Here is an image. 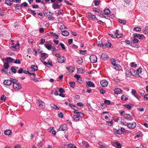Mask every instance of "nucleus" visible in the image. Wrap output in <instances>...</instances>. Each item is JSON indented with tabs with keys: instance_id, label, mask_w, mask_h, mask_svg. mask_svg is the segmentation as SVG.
I'll return each instance as SVG.
<instances>
[{
	"instance_id": "obj_10",
	"label": "nucleus",
	"mask_w": 148,
	"mask_h": 148,
	"mask_svg": "<svg viewBox=\"0 0 148 148\" xmlns=\"http://www.w3.org/2000/svg\"><path fill=\"white\" fill-rule=\"evenodd\" d=\"M101 58L104 60H106L108 58V54L105 53H102L101 56Z\"/></svg>"
},
{
	"instance_id": "obj_54",
	"label": "nucleus",
	"mask_w": 148,
	"mask_h": 148,
	"mask_svg": "<svg viewBox=\"0 0 148 148\" xmlns=\"http://www.w3.org/2000/svg\"><path fill=\"white\" fill-rule=\"evenodd\" d=\"M83 145H84L86 146V147H89V145L87 143V142L84 141L83 143Z\"/></svg>"
},
{
	"instance_id": "obj_56",
	"label": "nucleus",
	"mask_w": 148,
	"mask_h": 148,
	"mask_svg": "<svg viewBox=\"0 0 148 148\" xmlns=\"http://www.w3.org/2000/svg\"><path fill=\"white\" fill-rule=\"evenodd\" d=\"M4 68L6 69H7L9 67V64L7 62H5L4 64Z\"/></svg>"
},
{
	"instance_id": "obj_23",
	"label": "nucleus",
	"mask_w": 148,
	"mask_h": 148,
	"mask_svg": "<svg viewBox=\"0 0 148 148\" xmlns=\"http://www.w3.org/2000/svg\"><path fill=\"white\" fill-rule=\"evenodd\" d=\"M119 32V30L118 29H116L115 32V34L116 35L115 36L117 38H120L122 36V34H119L118 33Z\"/></svg>"
},
{
	"instance_id": "obj_57",
	"label": "nucleus",
	"mask_w": 148,
	"mask_h": 148,
	"mask_svg": "<svg viewBox=\"0 0 148 148\" xmlns=\"http://www.w3.org/2000/svg\"><path fill=\"white\" fill-rule=\"evenodd\" d=\"M138 38L140 39H142L144 38V36L143 34H138Z\"/></svg>"
},
{
	"instance_id": "obj_34",
	"label": "nucleus",
	"mask_w": 148,
	"mask_h": 148,
	"mask_svg": "<svg viewBox=\"0 0 148 148\" xmlns=\"http://www.w3.org/2000/svg\"><path fill=\"white\" fill-rule=\"evenodd\" d=\"M76 62L78 64H80L83 62L82 59L81 58H79L77 59Z\"/></svg>"
},
{
	"instance_id": "obj_27",
	"label": "nucleus",
	"mask_w": 148,
	"mask_h": 148,
	"mask_svg": "<svg viewBox=\"0 0 148 148\" xmlns=\"http://www.w3.org/2000/svg\"><path fill=\"white\" fill-rule=\"evenodd\" d=\"M51 107L56 110H59V108L54 103H52L50 104Z\"/></svg>"
},
{
	"instance_id": "obj_51",
	"label": "nucleus",
	"mask_w": 148,
	"mask_h": 148,
	"mask_svg": "<svg viewBox=\"0 0 148 148\" xmlns=\"http://www.w3.org/2000/svg\"><path fill=\"white\" fill-rule=\"evenodd\" d=\"M27 5L28 4L26 2H24L21 4V6L24 7H27Z\"/></svg>"
},
{
	"instance_id": "obj_33",
	"label": "nucleus",
	"mask_w": 148,
	"mask_h": 148,
	"mask_svg": "<svg viewBox=\"0 0 148 148\" xmlns=\"http://www.w3.org/2000/svg\"><path fill=\"white\" fill-rule=\"evenodd\" d=\"M122 100L124 101H127L128 99L127 97L125 95H123L121 97Z\"/></svg>"
},
{
	"instance_id": "obj_3",
	"label": "nucleus",
	"mask_w": 148,
	"mask_h": 148,
	"mask_svg": "<svg viewBox=\"0 0 148 148\" xmlns=\"http://www.w3.org/2000/svg\"><path fill=\"white\" fill-rule=\"evenodd\" d=\"M90 59L91 62L93 63L96 62L97 61L96 56L94 55H91L90 56Z\"/></svg>"
},
{
	"instance_id": "obj_37",
	"label": "nucleus",
	"mask_w": 148,
	"mask_h": 148,
	"mask_svg": "<svg viewBox=\"0 0 148 148\" xmlns=\"http://www.w3.org/2000/svg\"><path fill=\"white\" fill-rule=\"evenodd\" d=\"M69 84H70V86L71 87L73 88H74V87L75 86V83L74 82H69Z\"/></svg>"
},
{
	"instance_id": "obj_25",
	"label": "nucleus",
	"mask_w": 148,
	"mask_h": 148,
	"mask_svg": "<svg viewBox=\"0 0 148 148\" xmlns=\"http://www.w3.org/2000/svg\"><path fill=\"white\" fill-rule=\"evenodd\" d=\"M62 35L64 36H67L69 34V32L66 30H64L62 32Z\"/></svg>"
},
{
	"instance_id": "obj_64",
	"label": "nucleus",
	"mask_w": 148,
	"mask_h": 148,
	"mask_svg": "<svg viewBox=\"0 0 148 148\" xmlns=\"http://www.w3.org/2000/svg\"><path fill=\"white\" fill-rule=\"evenodd\" d=\"M77 70L79 73H82L83 72V69L82 68H78Z\"/></svg>"
},
{
	"instance_id": "obj_40",
	"label": "nucleus",
	"mask_w": 148,
	"mask_h": 148,
	"mask_svg": "<svg viewBox=\"0 0 148 148\" xmlns=\"http://www.w3.org/2000/svg\"><path fill=\"white\" fill-rule=\"evenodd\" d=\"M110 60L112 62V64L114 66H115V65L116 64V60L113 58H112L110 59Z\"/></svg>"
},
{
	"instance_id": "obj_46",
	"label": "nucleus",
	"mask_w": 148,
	"mask_h": 148,
	"mask_svg": "<svg viewBox=\"0 0 148 148\" xmlns=\"http://www.w3.org/2000/svg\"><path fill=\"white\" fill-rule=\"evenodd\" d=\"M131 93L134 97L137 95L136 90L134 89L132 90Z\"/></svg>"
},
{
	"instance_id": "obj_7",
	"label": "nucleus",
	"mask_w": 148,
	"mask_h": 148,
	"mask_svg": "<svg viewBox=\"0 0 148 148\" xmlns=\"http://www.w3.org/2000/svg\"><path fill=\"white\" fill-rule=\"evenodd\" d=\"M101 85L103 87H105L107 86L108 82L105 80H101L100 82Z\"/></svg>"
},
{
	"instance_id": "obj_47",
	"label": "nucleus",
	"mask_w": 148,
	"mask_h": 148,
	"mask_svg": "<svg viewBox=\"0 0 148 148\" xmlns=\"http://www.w3.org/2000/svg\"><path fill=\"white\" fill-rule=\"evenodd\" d=\"M123 106L125 108H127L128 110H130L131 108V106L129 104H124Z\"/></svg>"
},
{
	"instance_id": "obj_20",
	"label": "nucleus",
	"mask_w": 148,
	"mask_h": 148,
	"mask_svg": "<svg viewBox=\"0 0 148 148\" xmlns=\"http://www.w3.org/2000/svg\"><path fill=\"white\" fill-rule=\"evenodd\" d=\"M124 117L125 118L128 119V120H131V118L132 116L131 115L129 114H125L124 115Z\"/></svg>"
},
{
	"instance_id": "obj_17",
	"label": "nucleus",
	"mask_w": 148,
	"mask_h": 148,
	"mask_svg": "<svg viewBox=\"0 0 148 148\" xmlns=\"http://www.w3.org/2000/svg\"><path fill=\"white\" fill-rule=\"evenodd\" d=\"M60 5H58L56 3H53L52 5V7L55 10L56 9H58L60 8Z\"/></svg>"
},
{
	"instance_id": "obj_9",
	"label": "nucleus",
	"mask_w": 148,
	"mask_h": 148,
	"mask_svg": "<svg viewBox=\"0 0 148 148\" xmlns=\"http://www.w3.org/2000/svg\"><path fill=\"white\" fill-rule=\"evenodd\" d=\"M86 84L87 86H88L87 87H95V85L94 83L91 81H88L87 82Z\"/></svg>"
},
{
	"instance_id": "obj_41",
	"label": "nucleus",
	"mask_w": 148,
	"mask_h": 148,
	"mask_svg": "<svg viewBox=\"0 0 148 148\" xmlns=\"http://www.w3.org/2000/svg\"><path fill=\"white\" fill-rule=\"evenodd\" d=\"M79 53L80 54L84 55L86 53V50H80L79 51Z\"/></svg>"
},
{
	"instance_id": "obj_49",
	"label": "nucleus",
	"mask_w": 148,
	"mask_h": 148,
	"mask_svg": "<svg viewBox=\"0 0 148 148\" xmlns=\"http://www.w3.org/2000/svg\"><path fill=\"white\" fill-rule=\"evenodd\" d=\"M87 105L89 110L90 111H92V109L90 106V104L89 103H87Z\"/></svg>"
},
{
	"instance_id": "obj_45",
	"label": "nucleus",
	"mask_w": 148,
	"mask_h": 148,
	"mask_svg": "<svg viewBox=\"0 0 148 148\" xmlns=\"http://www.w3.org/2000/svg\"><path fill=\"white\" fill-rule=\"evenodd\" d=\"M14 60V59L10 57H7L6 58L7 61L10 62H12Z\"/></svg>"
},
{
	"instance_id": "obj_48",
	"label": "nucleus",
	"mask_w": 148,
	"mask_h": 148,
	"mask_svg": "<svg viewBox=\"0 0 148 148\" xmlns=\"http://www.w3.org/2000/svg\"><path fill=\"white\" fill-rule=\"evenodd\" d=\"M133 30L136 32H140L141 31V29L139 27H136L134 28Z\"/></svg>"
},
{
	"instance_id": "obj_31",
	"label": "nucleus",
	"mask_w": 148,
	"mask_h": 148,
	"mask_svg": "<svg viewBox=\"0 0 148 148\" xmlns=\"http://www.w3.org/2000/svg\"><path fill=\"white\" fill-rule=\"evenodd\" d=\"M88 16L90 17L93 19L94 20H98V19L94 15L92 14L91 13H88Z\"/></svg>"
},
{
	"instance_id": "obj_44",
	"label": "nucleus",
	"mask_w": 148,
	"mask_h": 148,
	"mask_svg": "<svg viewBox=\"0 0 148 148\" xmlns=\"http://www.w3.org/2000/svg\"><path fill=\"white\" fill-rule=\"evenodd\" d=\"M100 14H99V16L101 17H103L105 18H107V16H105V14H103L101 12H100Z\"/></svg>"
},
{
	"instance_id": "obj_21",
	"label": "nucleus",
	"mask_w": 148,
	"mask_h": 148,
	"mask_svg": "<svg viewBox=\"0 0 148 148\" xmlns=\"http://www.w3.org/2000/svg\"><path fill=\"white\" fill-rule=\"evenodd\" d=\"M18 68V67H15L14 66H12L11 67V71L14 73H16V68Z\"/></svg>"
},
{
	"instance_id": "obj_59",
	"label": "nucleus",
	"mask_w": 148,
	"mask_h": 148,
	"mask_svg": "<svg viewBox=\"0 0 148 148\" xmlns=\"http://www.w3.org/2000/svg\"><path fill=\"white\" fill-rule=\"evenodd\" d=\"M84 141H83V140L81 139H79L78 141V142L79 144L81 145H83V143Z\"/></svg>"
},
{
	"instance_id": "obj_18",
	"label": "nucleus",
	"mask_w": 148,
	"mask_h": 148,
	"mask_svg": "<svg viewBox=\"0 0 148 148\" xmlns=\"http://www.w3.org/2000/svg\"><path fill=\"white\" fill-rule=\"evenodd\" d=\"M103 11L105 14L106 15H108L110 14V11L109 8H106Z\"/></svg>"
},
{
	"instance_id": "obj_14",
	"label": "nucleus",
	"mask_w": 148,
	"mask_h": 148,
	"mask_svg": "<svg viewBox=\"0 0 148 148\" xmlns=\"http://www.w3.org/2000/svg\"><path fill=\"white\" fill-rule=\"evenodd\" d=\"M132 71L131 70H127L126 71V75L127 77H130L132 74Z\"/></svg>"
},
{
	"instance_id": "obj_2",
	"label": "nucleus",
	"mask_w": 148,
	"mask_h": 148,
	"mask_svg": "<svg viewBox=\"0 0 148 148\" xmlns=\"http://www.w3.org/2000/svg\"><path fill=\"white\" fill-rule=\"evenodd\" d=\"M36 103L39 108H44V103L40 99L37 100L36 101Z\"/></svg>"
},
{
	"instance_id": "obj_22",
	"label": "nucleus",
	"mask_w": 148,
	"mask_h": 148,
	"mask_svg": "<svg viewBox=\"0 0 148 148\" xmlns=\"http://www.w3.org/2000/svg\"><path fill=\"white\" fill-rule=\"evenodd\" d=\"M19 45L20 44L18 42L15 45L12 46L11 48L12 49H14V50H15L18 48Z\"/></svg>"
},
{
	"instance_id": "obj_6",
	"label": "nucleus",
	"mask_w": 148,
	"mask_h": 148,
	"mask_svg": "<svg viewBox=\"0 0 148 148\" xmlns=\"http://www.w3.org/2000/svg\"><path fill=\"white\" fill-rule=\"evenodd\" d=\"M127 126L130 128L133 129L136 127V123L133 122L132 123H129L127 124Z\"/></svg>"
},
{
	"instance_id": "obj_63",
	"label": "nucleus",
	"mask_w": 148,
	"mask_h": 148,
	"mask_svg": "<svg viewBox=\"0 0 148 148\" xmlns=\"http://www.w3.org/2000/svg\"><path fill=\"white\" fill-rule=\"evenodd\" d=\"M104 103L107 105H109L110 103V100L105 99L104 100Z\"/></svg>"
},
{
	"instance_id": "obj_29",
	"label": "nucleus",
	"mask_w": 148,
	"mask_h": 148,
	"mask_svg": "<svg viewBox=\"0 0 148 148\" xmlns=\"http://www.w3.org/2000/svg\"><path fill=\"white\" fill-rule=\"evenodd\" d=\"M41 56L44 59H46L48 57V54L45 53H41Z\"/></svg>"
},
{
	"instance_id": "obj_12",
	"label": "nucleus",
	"mask_w": 148,
	"mask_h": 148,
	"mask_svg": "<svg viewBox=\"0 0 148 148\" xmlns=\"http://www.w3.org/2000/svg\"><path fill=\"white\" fill-rule=\"evenodd\" d=\"M3 84L7 86H10L12 84V81H11V80H5L4 81Z\"/></svg>"
},
{
	"instance_id": "obj_61",
	"label": "nucleus",
	"mask_w": 148,
	"mask_h": 148,
	"mask_svg": "<svg viewBox=\"0 0 148 148\" xmlns=\"http://www.w3.org/2000/svg\"><path fill=\"white\" fill-rule=\"evenodd\" d=\"M93 10L96 12H98L99 13L101 12V11L98 9L93 8Z\"/></svg>"
},
{
	"instance_id": "obj_30",
	"label": "nucleus",
	"mask_w": 148,
	"mask_h": 148,
	"mask_svg": "<svg viewBox=\"0 0 148 148\" xmlns=\"http://www.w3.org/2000/svg\"><path fill=\"white\" fill-rule=\"evenodd\" d=\"M12 2L10 0H6L5 2V3L8 5L10 6L12 4Z\"/></svg>"
},
{
	"instance_id": "obj_53",
	"label": "nucleus",
	"mask_w": 148,
	"mask_h": 148,
	"mask_svg": "<svg viewBox=\"0 0 148 148\" xmlns=\"http://www.w3.org/2000/svg\"><path fill=\"white\" fill-rule=\"evenodd\" d=\"M115 144H116V145L117 147L118 148H120L121 147V145L120 143L118 142H116L115 143Z\"/></svg>"
},
{
	"instance_id": "obj_43",
	"label": "nucleus",
	"mask_w": 148,
	"mask_h": 148,
	"mask_svg": "<svg viewBox=\"0 0 148 148\" xmlns=\"http://www.w3.org/2000/svg\"><path fill=\"white\" fill-rule=\"evenodd\" d=\"M119 22L121 24H125L126 23V21L125 20L119 19Z\"/></svg>"
},
{
	"instance_id": "obj_11",
	"label": "nucleus",
	"mask_w": 148,
	"mask_h": 148,
	"mask_svg": "<svg viewBox=\"0 0 148 148\" xmlns=\"http://www.w3.org/2000/svg\"><path fill=\"white\" fill-rule=\"evenodd\" d=\"M38 69V67L37 65H33L31 67L29 68V70H31L33 72H34L37 71Z\"/></svg>"
},
{
	"instance_id": "obj_32",
	"label": "nucleus",
	"mask_w": 148,
	"mask_h": 148,
	"mask_svg": "<svg viewBox=\"0 0 148 148\" xmlns=\"http://www.w3.org/2000/svg\"><path fill=\"white\" fill-rule=\"evenodd\" d=\"M73 109L74 110H75L73 111V112L75 114L76 113H82V112H79L78 111L77 108L75 106V107Z\"/></svg>"
},
{
	"instance_id": "obj_24",
	"label": "nucleus",
	"mask_w": 148,
	"mask_h": 148,
	"mask_svg": "<svg viewBox=\"0 0 148 148\" xmlns=\"http://www.w3.org/2000/svg\"><path fill=\"white\" fill-rule=\"evenodd\" d=\"M50 33L52 35V36L53 37L55 38L56 39H57L59 37L58 34H56V33H54L53 32H50Z\"/></svg>"
},
{
	"instance_id": "obj_1",
	"label": "nucleus",
	"mask_w": 148,
	"mask_h": 148,
	"mask_svg": "<svg viewBox=\"0 0 148 148\" xmlns=\"http://www.w3.org/2000/svg\"><path fill=\"white\" fill-rule=\"evenodd\" d=\"M76 114L74 115L73 117V120L74 121L77 122L80 120V118H83L84 116V114L82 113H76Z\"/></svg>"
},
{
	"instance_id": "obj_50",
	"label": "nucleus",
	"mask_w": 148,
	"mask_h": 148,
	"mask_svg": "<svg viewBox=\"0 0 148 148\" xmlns=\"http://www.w3.org/2000/svg\"><path fill=\"white\" fill-rule=\"evenodd\" d=\"M68 148H77L75 146H74L73 144H69L68 146Z\"/></svg>"
},
{
	"instance_id": "obj_36",
	"label": "nucleus",
	"mask_w": 148,
	"mask_h": 148,
	"mask_svg": "<svg viewBox=\"0 0 148 148\" xmlns=\"http://www.w3.org/2000/svg\"><path fill=\"white\" fill-rule=\"evenodd\" d=\"M97 45L99 47H104V43L103 44V42L101 41H99L97 43Z\"/></svg>"
},
{
	"instance_id": "obj_55",
	"label": "nucleus",
	"mask_w": 148,
	"mask_h": 148,
	"mask_svg": "<svg viewBox=\"0 0 148 148\" xmlns=\"http://www.w3.org/2000/svg\"><path fill=\"white\" fill-rule=\"evenodd\" d=\"M130 66L132 67H136L137 66V65L135 64L134 62H132L130 63Z\"/></svg>"
},
{
	"instance_id": "obj_28",
	"label": "nucleus",
	"mask_w": 148,
	"mask_h": 148,
	"mask_svg": "<svg viewBox=\"0 0 148 148\" xmlns=\"http://www.w3.org/2000/svg\"><path fill=\"white\" fill-rule=\"evenodd\" d=\"M100 1L99 0H95L93 3H94V5L95 6H98L99 4Z\"/></svg>"
},
{
	"instance_id": "obj_19",
	"label": "nucleus",
	"mask_w": 148,
	"mask_h": 148,
	"mask_svg": "<svg viewBox=\"0 0 148 148\" xmlns=\"http://www.w3.org/2000/svg\"><path fill=\"white\" fill-rule=\"evenodd\" d=\"M12 133L11 131L10 130H7L4 132V134L6 135L9 136Z\"/></svg>"
},
{
	"instance_id": "obj_38",
	"label": "nucleus",
	"mask_w": 148,
	"mask_h": 148,
	"mask_svg": "<svg viewBox=\"0 0 148 148\" xmlns=\"http://www.w3.org/2000/svg\"><path fill=\"white\" fill-rule=\"evenodd\" d=\"M45 47L48 50H51L52 47L51 45L45 44Z\"/></svg>"
},
{
	"instance_id": "obj_52",
	"label": "nucleus",
	"mask_w": 148,
	"mask_h": 148,
	"mask_svg": "<svg viewBox=\"0 0 148 148\" xmlns=\"http://www.w3.org/2000/svg\"><path fill=\"white\" fill-rule=\"evenodd\" d=\"M58 116L61 118H62L63 117V115L62 112H60L58 114Z\"/></svg>"
},
{
	"instance_id": "obj_35",
	"label": "nucleus",
	"mask_w": 148,
	"mask_h": 148,
	"mask_svg": "<svg viewBox=\"0 0 148 148\" xmlns=\"http://www.w3.org/2000/svg\"><path fill=\"white\" fill-rule=\"evenodd\" d=\"M66 69L69 70V71L71 72H73L74 71V69L73 67L71 66L70 67H66Z\"/></svg>"
},
{
	"instance_id": "obj_15",
	"label": "nucleus",
	"mask_w": 148,
	"mask_h": 148,
	"mask_svg": "<svg viewBox=\"0 0 148 148\" xmlns=\"http://www.w3.org/2000/svg\"><path fill=\"white\" fill-rule=\"evenodd\" d=\"M98 143L99 145V147L100 148H107V147L104 145V144L101 142H98Z\"/></svg>"
},
{
	"instance_id": "obj_42",
	"label": "nucleus",
	"mask_w": 148,
	"mask_h": 148,
	"mask_svg": "<svg viewBox=\"0 0 148 148\" xmlns=\"http://www.w3.org/2000/svg\"><path fill=\"white\" fill-rule=\"evenodd\" d=\"M114 66V69L116 70H119L121 66L120 65L118 64H116Z\"/></svg>"
},
{
	"instance_id": "obj_13",
	"label": "nucleus",
	"mask_w": 148,
	"mask_h": 148,
	"mask_svg": "<svg viewBox=\"0 0 148 148\" xmlns=\"http://www.w3.org/2000/svg\"><path fill=\"white\" fill-rule=\"evenodd\" d=\"M122 90L119 88H117L114 90V92L116 94H120Z\"/></svg>"
},
{
	"instance_id": "obj_16",
	"label": "nucleus",
	"mask_w": 148,
	"mask_h": 148,
	"mask_svg": "<svg viewBox=\"0 0 148 148\" xmlns=\"http://www.w3.org/2000/svg\"><path fill=\"white\" fill-rule=\"evenodd\" d=\"M142 69L140 67L138 69H137L136 71H134V72H136V74H135L136 75H138L140 73H142Z\"/></svg>"
},
{
	"instance_id": "obj_8",
	"label": "nucleus",
	"mask_w": 148,
	"mask_h": 148,
	"mask_svg": "<svg viewBox=\"0 0 148 148\" xmlns=\"http://www.w3.org/2000/svg\"><path fill=\"white\" fill-rule=\"evenodd\" d=\"M65 58L63 56L60 57L58 58V62L61 63H64L65 61Z\"/></svg>"
},
{
	"instance_id": "obj_60",
	"label": "nucleus",
	"mask_w": 148,
	"mask_h": 148,
	"mask_svg": "<svg viewBox=\"0 0 148 148\" xmlns=\"http://www.w3.org/2000/svg\"><path fill=\"white\" fill-rule=\"evenodd\" d=\"M6 99V97L4 95H2L1 96V99L2 100L5 101Z\"/></svg>"
},
{
	"instance_id": "obj_58",
	"label": "nucleus",
	"mask_w": 148,
	"mask_h": 148,
	"mask_svg": "<svg viewBox=\"0 0 148 148\" xmlns=\"http://www.w3.org/2000/svg\"><path fill=\"white\" fill-rule=\"evenodd\" d=\"M132 41L133 42H134L135 43H138L139 42L138 40L136 38H134L133 40Z\"/></svg>"
},
{
	"instance_id": "obj_4",
	"label": "nucleus",
	"mask_w": 148,
	"mask_h": 148,
	"mask_svg": "<svg viewBox=\"0 0 148 148\" xmlns=\"http://www.w3.org/2000/svg\"><path fill=\"white\" fill-rule=\"evenodd\" d=\"M67 126L66 124H64L60 125V128L57 130L58 131H64L67 130Z\"/></svg>"
},
{
	"instance_id": "obj_62",
	"label": "nucleus",
	"mask_w": 148,
	"mask_h": 148,
	"mask_svg": "<svg viewBox=\"0 0 148 148\" xmlns=\"http://www.w3.org/2000/svg\"><path fill=\"white\" fill-rule=\"evenodd\" d=\"M23 72V69L22 68H20L18 71L17 73H22Z\"/></svg>"
},
{
	"instance_id": "obj_5",
	"label": "nucleus",
	"mask_w": 148,
	"mask_h": 148,
	"mask_svg": "<svg viewBox=\"0 0 148 148\" xmlns=\"http://www.w3.org/2000/svg\"><path fill=\"white\" fill-rule=\"evenodd\" d=\"M13 88L16 90H18L21 88V85L19 83H14Z\"/></svg>"
},
{
	"instance_id": "obj_39",
	"label": "nucleus",
	"mask_w": 148,
	"mask_h": 148,
	"mask_svg": "<svg viewBox=\"0 0 148 148\" xmlns=\"http://www.w3.org/2000/svg\"><path fill=\"white\" fill-rule=\"evenodd\" d=\"M63 11L62 10H58V12L55 13V15L58 16L60 14H62L63 12Z\"/></svg>"
},
{
	"instance_id": "obj_26",
	"label": "nucleus",
	"mask_w": 148,
	"mask_h": 148,
	"mask_svg": "<svg viewBox=\"0 0 148 148\" xmlns=\"http://www.w3.org/2000/svg\"><path fill=\"white\" fill-rule=\"evenodd\" d=\"M104 47H110L111 46V44L108 42L107 41L104 43Z\"/></svg>"
}]
</instances>
